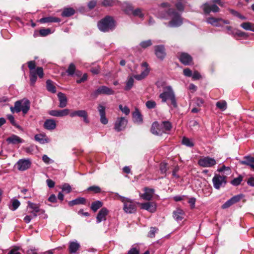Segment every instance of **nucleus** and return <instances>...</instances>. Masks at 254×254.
Returning a JSON list of instances; mask_svg holds the SVG:
<instances>
[{"instance_id":"nucleus-1","label":"nucleus","mask_w":254,"mask_h":254,"mask_svg":"<svg viewBox=\"0 0 254 254\" xmlns=\"http://www.w3.org/2000/svg\"><path fill=\"white\" fill-rule=\"evenodd\" d=\"M160 16L166 19H170L168 24V26L170 27H179L183 23V20L180 15L172 8H169L164 13L161 14Z\"/></svg>"},{"instance_id":"nucleus-2","label":"nucleus","mask_w":254,"mask_h":254,"mask_svg":"<svg viewBox=\"0 0 254 254\" xmlns=\"http://www.w3.org/2000/svg\"><path fill=\"white\" fill-rule=\"evenodd\" d=\"M27 64L30 70V84L33 85L37 80V75H38L40 78L43 77V70L41 67H38L35 69L36 63L34 61L28 62Z\"/></svg>"},{"instance_id":"nucleus-3","label":"nucleus","mask_w":254,"mask_h":254,"mask_svg":"<svg viewBox=\"0 0 254 254\" xmlns=\"http://www.w3.org/2000/svg\"><path fill=\"white\" fill-rule=\"evenodd\" d=\"M30 108V102L27 99H23L15 102L14 107H10V110L13 113H19L21 111L24 114H26Z\"/></svg>"},{"instance_id":"nucleus-4","label":"nucleus","mask_w":254,"mask_h":254,"mask_svg":"<svg viewBox=\"0 0 254 254\" xmlns=\"http://www.w3.org/2000/svg\"><path fill=\"white\" fill-rule=\"evenodd\" d=\"M115 22L112 17L107 16L99 22L98 28L103 32H107L113 30L115 27Z\"/></svg>"},{"instance_id":"nucleus-5","label":"nucleus","mask_w":254,"mask_h":254,"mask_svg":"<svg viewBox=\"0 0 254 254\" xmlns=\"http://www.w3.org/2000/svg\"><path fill=\"white\" fill-rule=\"evenodd\" d=\"M159 98L162 99L163 102H165L167 100L169 99L174 107H176L177 106L174 93L170 86L164 89L163 92L160 94Z\"/></svg>"},{"instance_id":"nucleus-6","label":"nucleus","mask_w":254,"mask_h":254,"mask_svg":"<svg viewBox=\"0 0 254 254\" xmlns=\"http://www.w3.org/2000/svg\"><path fill=\"white\" fill-rule=\"evenodd\" d=\"M121 200L124 203V210L128 213H132L135 212L136 207L135 204L129 199L119 195Z\"/></svg>"},{"instance_id":"nucleus-7","label":"nucleus","mask_w":254,"mask_h":254,"mask_svg":"<svg viewBox=\"0 0 254 254\" xmlns=\"http://www.w3.org/2000/svg\"><path fill=\"white\" fill-rule=\"evenodd\" d=\"M227 177L225 176L216 174L212 179V182L214 187L219 190L221 187H224L227 183Z\"/></svg>"},{"instance_id":"nucleus-8","label":"nucleus","mask_w":254,"mask_h":254,"mask_svg":"<svg viewBox=\"0 0 254 254\" xmlns=\"http://www.w3.org/2000/svg\"><path fill=\"white\" fill-rule=\"evenodd\" d=\"M216 164V161L214 158L209 156L202 157L198 161V164L203 167H213Z\"/></svg>"},{"instance_id":"nucleus-9","label":"nucleus","mask_w":254,"mask_h":254,"mask_svg":"<svg viewBox=\"0 0 254 254\" xmlns=\"http://www.w3.org/2000/svg\"><path fill=\"white\" fill-rule=\"evenodd\" d=\"M206 22L213 26L217 27L222 26L224 24H230V21L228 20H224L222 18H216L212 17L207 18Z\"/></svg>"},{"instance_id":"nucleus-10","label":"nucleus","mask_w":254,"mask_h":254,"mask_svg":"<svg viewBox=\"0 0 254 254\" xmlns=\"http://www.w3.org/2000/svg\"><path fill=\"white\" fill-rule=\"evenodd\" d=\"M154 48L156 57L161 61L163 60L166 55L164 46L163 45H157L154 46Z\"/></svg>"},{"instance_id":"nucleus-11","label":"nucleus","mask_w":254,"mask_h":254,"mask_svg":"<svg viewBox=\"0 0 254 254\" xmlns=\"http://www.w3.org/2000/svg\"><path fill=\"white\" fill-rule=\"evenodd\" d=\"M127 123V121L124 117L118 118L115 124V129L120 131L124 129Z\"/></svg>"},{"instance_id":"nucleus-12","label":"nucleus","mask_w":254,"mask_h":254,"mask_svg":"<svg viewBox=\"0 0 254 254\" xmlns=\"http://www.w3.org/2000/svg\"><path fill=\"white\" fill-rule=\"evenodd\" d=\"M243 194H239L234 196L231 198L227 200L225 203H224L222 206V208L223 209H226L230 207L233 204L240 201V200L243 198Z\"/></svg>"},{"instance_id":"nucleus-13","label":"nucleus","mask_w":254,"mask_h":254,"mask_svg":"<svg viewBox=\"0 0 254 254\" xmlns=\"http://www.w3.org/2000/svg\"><path fill=\"white\" fill-rule=\"evenodd\" d=\"M140 207L142 209L147 210L150 212H154L156 210V205L153 202H147L145 203H139Z\"/></svg>"},{"instance_id":"nucleus-14","label":"nucleus","mask_w":254,"mask_h":254,"mask_svg":"<svg viewBox=\"0 0 254 254\" xmlns=\"http://www.w3.org/2000/svg\"><path fill=\"white\" fill-rule=\"evenodd\" d=\"M31 165V162L28 159H20L16 163L18 170L24 171L28 169Z\"/></svg>"},{"instance_id":"nucleus-15","label":"nucleus","mask_w":254,"mask_h":254,"mask_svg":"<svg viewBox=\"0 0 254 254\" xmlns=\"http://www.w3.org/2000/svg\"><path fill=\"white\" fill-rule=\"evenodd\" d=\"M69 115L72 118L74 117L75 116L82 117L83 118V120L85 123H89V120L88 119V114L87 112L85 110L75 111L70 113Z\"/></svg>"},{"instance_id":"nucleus-16","label":"nucleus","mask_w":254,"mask_h":254,"mask_svg":"<svg viewBox=\"0 0 254 254\" xmlns=\"http://www.w3.org/2000/svg\"><path fill=\"white\" fill-rule=\"evenodd\" d=\"M70 111L68 109H64L62 110H51L49 114L55 117H64L69 114Z\"/></svg>"},{"instance_id":"nucleus-17","label":"nucleus","mask_w":254,"mask_h":254,"mask_svg":"<svg viewBox=\"0 0 254 254\" xmlns=\"http://www.w3.org/2000/svg\"><path fill=\"white\" fill-rule=\"evenodd\" d=\"M150 131L152 133L156 135H161L165 133V131L160 128L159 124L156 122L152 124Z\"/></svg>"},{"instance_id":"nucleus-18","label":"nucleus","mask_w":254,"mask_h":254,"mask_svg":"<svg viewBox=\"0 0 254 254\" xmlns=\"http://www.w3.org/2000/svg\"><path fill=\"white\" fill-rule=\"evenodd\" d=\"M114 91L111 88H110L105 86H102L99 87L95 92L97 95L99 94H106V95H113L114 94Z\"/></svg>"},{"instance_id":"nucleus-19","label":"nucleus","mask_w":254,"mask_h":254,"mask_svg":"<svg viewBox=\"0 0 254 254\" xmlns=\"http://www.w3.org/2000/svg\"><path fill=\"white\" fill-rule=\"evenodd\" d=\"M144 193L140 195V197L146 200L151 199L154 192V190L145 188L144 189Z\"/></svg>"},{"instance_id":"nucleus-20","label":"nucleus","mask_w":254,"mask_h":254,"mask_svg":"<svg viewBox=\"0 0 254 254\" xmlns=\"http://www.w3.org/2000/svg\"><path fill=\"white\" fill-rule=\"evenodd\" d=\"M202 8L204 12L206 13H209L211 11L217 12L219 11V8L216 5H210L207 3L204 4L202 6Z\"/></svg>"},{"instance_id":"nucleus-21","label":"nucleus","mask_w":254,"mask_h":254,"mask_svg":"<svg viewBox=\"0 0 254 254\" xmlns=\"http://www.w3.org/2000/svg\"><path fill=\"white\" fill-rule=\"evenodd\" d=\"M180 61L185 65L191 64L192 61L191 57L187 53H182L180 56Z\"/></svg>"},{"instance_id":"nucleus-22","label":"nucleus","mask_w":254,"mask_h":254,"mask_svg":"<svg viewBox=\"0 0 254 254\" xmlns=\"http://www.w3.org/2000/svg\"><path fill=\"white\" fill-rule=\"evenodd\" d=\"M98 109L100 115V122L102 124L106 125L108 120L106 117L105 108L103 106L99 105Z\"/></svg>"},{"instance_id":"nucleus-23","label":"nucleus","mask_w":254,"mask_h":254,"mask_svg":"<svg viewBox=\"0 0 254 254\" xmlns=\"http://www.w3.org/2000/svg\"><path fill=\"white\" fill-rule=\"evenodd\" d=\"M109 211L106 208H102L99 212L97 216V222L100 223L102 221L106 220V216L107 215Z\"/></svg>"},{"instance_id":"nucleus-24","label":"nucleus","mask_w":254,"mask_h":254,"mask_svg":"<svg viewBox=\"0 0 254 254\" xmlns=\"http://www.w3.org/2000/svg\"><path fill=\"white\" fill-rule=\"evenodd\" d=\"M58 97L59 100V107L63 108L66 106L67 103V98L65 94L59 92L58 94Z\"/></svg>"},{"instance_id":"nucleus-25","label":"nucleus","mask_w":254,"mask_h":254,"mask_svg":"<svg viewBox=\"0 0 254 254\" xmlns=\"http://www.w3.org/2000/svg\"><path fill=\"white\" fill-rule=\"evenodd\" d=\"M244 159V160L240 161V164L249 166L254 170V158L250 156H247Z\"/></svg>"},{"instance_id":"nucleus-26","label":"nucleus","mask_w":254,"mask_h":254,"mask_svg":"<svg viewBox=\"0 0 254 254\" xmlns=\"http://www.w3.org/2000/svg\"><path fill=\"white\" fill-rule=\"evenodd\" d=\"M185 212L184 211L180 208L176 209L173 212V217L177 221H180L183 220L184 218Z\"/></svg>"},{"instance_id":"nucleus-27","label":"nucleus","mask_w":254,"mask_h":254,"mask_svg":"<svg viewBox=\"0 0 254 254\" xmlns=\"http://www.w3.org/2000/svg\"><path fill=\"white\" fill-rule=\"evenodd\" d=\"M132 117L134 122L141 124L143 122L142 116L137 108H135L132 113Z\"/></svg>"},{"instance_id":"nucleus-28","label":"nucleus","mask_w":254,"mask_h":254,"mask_svg":"<svg viewBox=\"0 0 254 254\" xmlns=\"http://www.w3.org/2000/svg\"><path fill=\"white\" fill-rule=\"evenodd\" d=\"M122 8L126 13L128 15L131 14L134 10L132 5L127 2H125L122 4Z\"/></svg>"},{"instance_id":"nucleus-29","label":"nucleus","mask_w":254,"mask_h":254,"mask_svg":"<svg viewBox=\"0 0 254 254\" xmlns=\"http://www.w3.org/2000/svg\"><path fill=\"white\" fill-rule=\"evenodd\" d=\"M44 127L47 129L52 130L56 128V124L54 120L49 119L45 122Z\"/></svg>"},{"instance_id":"nucleus-30","label":"nucleus","mask_w":254,"mask_h":254,"mask_svg":"<svg viewBox=\"0 0 254 254\" xmlns=\"http://www.w3.org/2000/svg\"><path fill=\"white\" fill-rule=\"evenodd\" d=\"M6 141L13 144H18L23 142V140L16 135H12L6 139Z\"/></svg>"},{"instance_id":"nucleus-31","label":"nucleus","mask_w":254,"mask_h":254,"mask_svg":"<svg viewBox=\"0 0 254 254\" xmlns=\"http://www.w3.org/2000/svg\"><path fill=\"white\" fill-rule=\"evenodd\" d=\"M35 139L41 144H44L49 142V139L44 134H38L35 135Z\"/></svg>"},{"instance_id":"nucleus-32","label":"nucleus","mask_w":254,"mask_h":254,"mask_svg":"<svg viewBox=\"0 0 254 254\" xmlns=\"http://www.w3.org/2000/svg\"><path fill=\"white\" fill-rule=\"evenodd\" d=\"M60 21L61 19L59 18L53 16L43 17L40 19L41 23L59 22Z\"/></svg>"},{"instance_id":"nucleus-33","label":"nucleus","mask_w":254,"mask_h":254,"mask_svg":"<svg viewBox=\"0 0 254 254\" xmlns=\"http://www.w3.org/2000/svg\"><path fill=\"white\" fill-rule=\"evenodd\" d=\"M80 245L77 242H71L69 245V251L70 253H76L80 248Z\"/></svg>"},{"instance_id":"nucleus-34","label":"nucleus","mask_w":254,"mask_h":254,"mask_svg":"<svg viewBox=\"0 0 254 254\" xmlns=\"http://www.w3.org/2000/svg\"><path fill=\"white\" fill-rule=\"evenodd\" d=\"M28 206L32 209V211H34L36 212H40L42 213H44L45 211L42 209H40V205L38 204H35L34 203H32L30 201L28 202Z\"/></svg>"},{"instance_id":"nucleus-35","label":"nucleus","mask_w":254,"mask_h":254,"mask_svg":"<svg viewBox=\"0 0 254 254\" xmlns=\"http://www.w3.org/2000/svg\"><path fill=\"white\" fill-rule=\"evenodd\" d=\"M75 13V10L71 7L65 8L64 9L62 15L64 17H69Z\"/></svg>"},{"instance_id":"nucleus-36","label":"nucleus","mask_w":254,"mask_h":254,"mask_svg":"<svg viewBox=\"0 0 254 254\" xmlns=\"http://www.w3.org/2000/svg\"><path fill=\"white\" fill-rule=\"evenodd\" d=\"M86 202V199L83 197H79L74 200L68 202V205L70 206H72L75 205L79 204H84Z\"/></svg>"},{"instance_id":"nucleus-37","label":"nucleus","mask_w":254,"mask_h":254,"mask_svg":"<svg viewBox=\"0 0 254 254\" xmlns=\"http://www.w3.org/2000/svg\"><path fill=\"white\" fill-rule=\"evenodd\" d=\"M240 26L246 30H250L254 32V23L249 22H243Z\"/></svg>"},{"instance_id":"nucleus-38","label":"nucleus","mask_w":254,"mask_h":254,"mask_svg":"<svg viewBox=\"0 0 254 254\" xmlns=\"http://www.w3.org/2000/svg\"><path fill=\"white\" fill-rule=\"evenodd\" d=\"M118 1L116 0H102L101 4L104 6H113L116 5Z\"/></svg>"},{"instance_id":"nucleus-39","label":"nucleus","mask_w":254,"mask_h":254,"mask_svg":"<svg viewBox=\"0 0 254 254\" xmlns=\"http://www.w3.org/2000/svg\"><path fill=\"white\" fill-rule=\"evenodd\" d=\"M46 87L47 89L49 91L53 93H55L56 92V88L55 85L53 84V82L50 80H48L46 81Z\"/></svg>"},{"instance_id":"nucleus-40","label":"nucleus","mask_w":254,"mask_h":254,"mask_svg":"<svg viewBox=\"0 0 254 254\" xmlns=\"http://www.w3.org/2000/svg\"><path fill=\"white\" fill-rule=\"evenodd\" d=\"M102 205V202L99 200H97L92 203L91 208L94 212H96L98 209L101 208Z\"/></svg>"},{"instance_id":"nucleus-41","label":"nucleus","mask_w":254,"mask_h":254,"mask_svg":"<svg viewBox=\"0 0 254 254\" xmlns=\"http://www.w3.org/2000/svg\"><path fill=\"white\" fill-rule=\"evenodd\" d=\"M76 71V66L75 64L73 63H71L69 65L66 72L68 75L72 76L74 74Z\"/></svg>"},{"instance_id":"nucleus-42","label":"nucleus","mask_w":254,"mask_h":254,"mask_svg":"<svg viewBox=\"0 0 254 254\" xmlns=\"http://www.w3.org/2000/svg\"><path fill=\"white\" fill-rule=\"evenodd\" d=\"M149 73V70L148 69H145L141 72L140 74L135 75L133 77L138 80H142Z\"/></svg>"},{"instance_id":"nucleus-43","label":"nucleus","mask_w":254,"mask_h":254,"mask_svg":"<svg viewBox=\"0 0 254 254\" xmlns=\"http://www.w3.org/2000/svg\"><path fill=\"white\" fill-rule=\"evenodd\" d=\"M134 82V79L132 77H129L127 78V80L126 82V85L125 86V89L126 90H130L132 87L133 86Z\"/></svg>"},{"instance_id":"nucleus-44","label":"nucleus","mask_w":254,"mask_h":254,"mask_svg":"<svg viewBox=\"0 0 254 254\" xmlns=\"http://www.w3.org/2000/svg\"><path fill=\"white\" fill-rule=\"evenodd\" d=\"M162 130L165 131V133L169 131L172 128L171 124L168 121H164L162 123Z\"/></svg>"},{"instance_id":"nucleus-45","label":"nucleus","mask_w":254,"mask_h":254,"mask_svg":"<svg viewBox=\"0 0 254 254\" xmlns=\"http://www.w3.org/2000/svg\"><path fill=\"white\" fill-rule=\"evenodd\" d=\"M216 107L222 111H224L227 109V103L224 100L217 102L216 104Z\"/></svg>"},{"instance_id":"nucleus-46","label":"nucleus","mask_w":254,"mask_h":254,"mask_svg":"<svg viewBox=\"0 0 254 254\" xmlns=\"http://www.w3.org/2000/svg\"><path fill=\"white\" fill-rule=\"evenodd\" d=\"M182 143L189 147H192L194 145V144L191 140L185 137H183L182 139Z\"/></svg>"},{"instance_id":"nucleus-47","label":"nucleus","mask_w":254,"mask_h":254,"mask_svg":"<svg viewBox=\"0 0 254 254\" xmlns=\"http://www.w3.org/2000/svg\"><path fill=\"white\" fill-rule=\"evenodd\" d=\"M131 14L134 16H138L139 18H143L144 16V14L142 12V10L139 8L134 9Z\"/></svg>"},{"instance_id":"nucleus-48","label":"nucleus","mask_w":254,"mask_h":254,"mask_svg":"<svg viewBox=\"0 0 254 254\" xmlns=\"http://www.w3.org/2000/svg\"><path fill=\"white\" fill-rule=\"evenodd\" d=\"M243 180V177L239 176L238 177L234 179L231 182L233 186H237L240 185Z\"/></svg>"},{"instance_id":"nucleus-49","label":"nucleus","mask_w":254,"mask_h":254,"mask_svg":"<svg viewBox=\"0 0 254 254\" xmlns=\"http://www.w3.org/2000/svg\"><path fill=\"white\" fill-rule=\"evenodd\" d=\"M87 190L88 191H93L96 193H99L101 191V188L99 187L96 186H91L87 189Z\"/></svg>"},{"instance_id":"nucleus-50","label":"nucleus","mask_w":254,"mask_h":254,"mask_svg":"<svg viewBox=\"0 0 254 254\" xmlns=\"http://www.w3.org/2000/svg\"><path fill=\"white\" fill-rule=\"evenodd\" d=\"M119 107L120 110L125 115H128L129 114L130 110L127 106H123L122 105H120Z\"/></svg>"},{"instance_id":"nucleus-51","label":"nucleus","mask_w":254,"mask_h":254,"mask_svg":"<svg viewBox=\"0 0 254 254\" xmlns=\"http://www.w3.org/2000/svg\"><path fill=\"white\" fill-rule=\"evenodd\" d=\"M152 45V42L150 40H148L147 41H142L140 43V46L142 48H146Z\"/></svg>"},{"instance_id":"nucleus-52","label":"nucleus","mask_w":254,"mask_h":254,"mask_svg":"<svg viewBox=\"0 0 254 254\" xmlns=\"http://www.w3.org/2000/svg\"><path fill=\"white\" fill-rule=\"evenodd\" d=\"M51 33V30L49 28L48 29H42L40 30L39 33L40 35L42 36H46L49 35Z\"/></svg>"},{"instance_id":"nucleus-53","label":"nucleus","mask_w":254,"mask_h":254,"mask_svg":"<svg viewBox=\"0 0 254 254\" xmlns=\"http://www.w3.org/2000/svg\"><path fill=\"white\" fill-rule=\"evenodd\" d=\"M146 106L148 109L154 108L156 106V103L154 101L149 100L146 102Z\"/></svg>"},{"instance_id":"nucleus-54","label":"nucleus","mask_w":254,"mask_h":254,"mask_svg":"<svg viewBox=\"0 0 254 254\" xmlns=\"http://www.w3.org/2000/svg\"><path fill=\"white\" fill-rule=\"evenodd\" d=\"M62 189L63 191H66L67 193L70 192L71 190V187L67 184L63 185Z\"/></svg>"},{"instance_id":"nucleus-55","label":"nucleus","mask_w":254,"mask_h":254,"mask_svg":"<svg viewBox=\"0 0 254 254\" xmlns=\"http://www.w3.org/2000/svg\"><path fill=\"white\" fill-rule=\"evenodd\" d=\"M160 170L162 174H165L167 170V164L162 163L160 165Z\"/></svg>"},{"instance_id":"nucleus-56","label":"nucleus","mask_w":254,"mask_h":254,"mask_svg":"<svg viewBox=\"0 0 254 254\" xmlns=\"http://www.w3.org/2000/svg\"><path fill=\"white\" fill-rule=\"evenodd\" d=\"M42 160L46 164H50L53 162V161L51 160L47 155H44L43 156Z\"/></svg>"},{"instance_id":"nucleus-57","label":"nucleus","mask_w":254,"mask_h":254,"mask_svg":"<svg viewBox=\"0 0 254 254\" xmlns=\"http://www.w3.org/2000/svg\"><path fill=\"white\" fill-rule=\"evenodd\" d=\"M100 68L99 66H96L94 67H92L90 71L91 72L94 74H97L100 72Z\"/></svg>"},{"instance_id":"nucleus-58","label":"nucleus","mask_w":254,"mask_h":254,"mask_svg":"<svg viewBox=\"0 0 254 254\" xmlns=\"http://www.w3.org/2000/svg\"><path fill=\"white\" fill-rule=\"evenodd\" d=\"M88 78V75L86 73H84L82 77L79 79L76 80V82L78 84L81 83L82 82H84L86 80H87Z\"/></svg>"},{"instance_id":"nucleus-59","label":"nucleus","mask_w":254,"mask_h":254,"mask_svg":"<svg viewBox=\"0 0 254 254\" xmlns=\"http://www.w3.org/2000/svg\"><path fill=\"white\" fill-rule=\"evenodd\" d=\"M184 74L188 77H190L192 75V72L189 68H185L183 70Z\"/></svg>"},{"instance_id":"nucleus-60","label":"nucleus","mask_w":254,"mask_h":254,"mask_svg":"<svg viewBox=\"0 0 254 254\" xmlns=\"http://www.w3.org/2000/svg\"><path fill=\"white\" fill-rule=\"evenodd\" d=\"M191 76L194 80L199 79L201 77L200 73L197 71H194V73L192 74Z\"/></svg>"},{"instance_id":"nucleus-61","label":"nucleus","mask_w":254,"mask_h":254,"mask_svg":"<svg viewBox=\"0 0 254 254\" xmlns=\"http://www.w3.org/2000/svg\"><path fill=\"white\" fill-rule=\"evenodd\" d=\"M97 4V1L95 0H91L88 4V6L90 9H93Z\"/></svg>"},{"instance_id":"nucleus-62","label":"nucleus","mask_w":254,"mask_h":254,"mask_svg":"<svg viewBox=\"0 0 254 254\" xmlns=\"http://www.w3.org/2000/svg\"><path fill=\"white\" fill-rule=\"evenodd\" d=\"M204 100L200 98H196L195 99V104L197 106L200 107L204 104Z\"/></svg>"},{"instance_id":"nucleus-63","label":"nucleus","mask_w":254,"mask_h":254,"mask_svg":"<svg viewBox=\"0 0 254 254\" xmlns=\"http://www.w3.org/2000/svg\"><path fill=\"white\" fill-rule=\"evenodd\" d=\"M19 205H20V202L18 200L15 199L13 201L12 207H13V210L16 209L19 207Z\"/></svg>"},{"instance_id":"nucleus-64","label":"nucleus","mask_w":254,"mask_h":254,"mask_svg":"<svg viewBox=\"0 0 254 254\" xmlns=\"http://www.w3.org/2000/svg\"><path fill=\"white\" fill-rule=\"evenodd\" d=\"M127 254H139V250L135 248H131Z\"/></svg>"}]
</instances>
